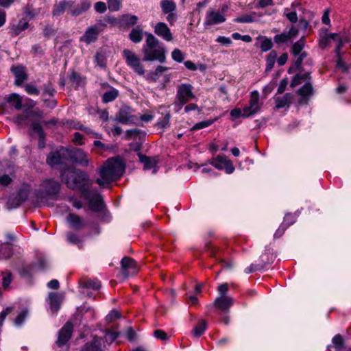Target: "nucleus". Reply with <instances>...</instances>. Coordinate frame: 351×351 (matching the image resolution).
Masks as SVG:
<instances>
[{
    "mask_svg": "<svg viewBox=\"0 0 351 351\" xmlns=\"http://www.w3.org/2000/svg\"><path fill=\"white\" fill-rule=\"evenodd\" d=\"M62 180L70 189L80 190L86 199L88 198V190L86 186L91 184L88 175L81 169L69 167L61 173Z\"/></svg>",
    "mask_w": 351,
    "mask_h": 351,
    "instance_id": "nucleus-1",
    "label": "nucleus"
},
{
    "mask_svg": "<svg viewBox=\"0 0 351 351\" xmlns=\"http://www.w3.org/2000/svg\"><path fill=\"white\" fill-rule=\"evenodd\" d=\"M125 165L119 158L108 159L99 169L100 178L96 182L101 186H105L120 178L124 171Z\"/></svg>",
    "mask_w": 351,
    "mask_h": 351,
    "instance_id": "nucleus-2",
    "label": "nucleus"
},
{
    "mask_svg": "<svg viewBox=\"0 0 351 351\" xmlns=\"http://www.w3.org/2000/svg\"><path fill=\"white\" fill-rule=\"evenodd\" d=\"M146 40L142 47L144 61L158 60L162 63L166 60V50L162 43L153 34L145 33Z\"/></svg>",
    "mask_w": 351,
    "mask_h": 351,
    "instance_id": "nucleus-3",
    "label": "nucleus"
},
{
    "mask_svg": "<svg viewBox=\"0 0 351 351\" xmlns=\"http://www.w3.org/2000/svg\"><path fill=\"white\" fill-rule=\"evenodd\" d=\"M69 155L70 150L61 147L48 154L46 162L51 167L60 166L62 173L69 167L66 162L69 160Z\"/></svg>",
    "mask_w": 351,
    "mask_h": 351,
    "instance_id": "nucleus-4",
    "label": "nucleus"
},
{
    "mask_svg": "<svg viewBox=\"0 0 351 351\" xmlns=\"http://www.w3.org/2000/svg\"><path fill=\"white\" fill-rule=\"evenodd\" d=\"M193 89V87L190 84H181L178 86L175 101V106L178 107V110L191 100L195 99Z\"/></svg>",
    "mask_w": 351,
    "mask_h": 351,
    "instance_id": "nucleus-5",
    "label": "nucleus"
},
{
    "mask_svg": "<svg viewBox=\"0 0 351 351\" xmlns=\"http://www.w3.org/2000/svg\"><path fill=\"white\" fill-rule=\"evenodd\" d=\"M123 56L125 59L126 64L129 66L136 73L139 75L145 74V69L141 59L136 54L129 49H124L123 51Z\"/></svg>",
    "mask_w": 351,
    "mask_h": 351,
    "instance_id": "nucleus-6",
    "label": "nucleus"
},
{
    "mask_svg": "<svg viewBox=\"0 0 351 351\" xmlns=\"http://www.w3.org/2000/svg\"><path fill=\"white\" fill-rule=\"evenodd\" d=\"M261 108V104L259 101V93L257 90H254L250 93V98L248 105L244 108L243 117H248L257 113Z\"/></svg>",
    "mask_w": 351,
    "mask_h": 351,
    "instance_id": "nucleus-7",
    "label": "nucleus"
},
{
    "mask_svg": "<svg viewBox=\"0 0 351 351\" xmlns=\"http://www.w3.org/2000/svg\"><path fill=\"white\" fill-rule=\"evenodd\" d=\"M106 27L104 23H98L87 28L84 35L81 37L80 40L90 44L95 42L98 38V35Z\"/></svg>",
    "mask_w": 351,
    "mask_h": 351,
    "instance_id": "nucleus-8",
    "label": "nucleus"
},
{
    "mask_svg": "<svg viewBox=\"0 0 351 351\" xmlns=\"http://www.w3.org/2000/svg\"><path fill=\"white\" fill-rule=\"evenodd\" d=\"M226 21V16L223 13L217 11L214 9H210L207 11L205 21H204V26L208 27L214 25H217L222 23Z\"/></svg>",
    "mask_w": 351,
    "mask_h": 351,
    "instance_id": "nucleus-9",
    "label": "nucleus"
},
{
    "mask_svg": "<svg viewBox=\"0 0 351 351\" xmlns=\"http://www.w3.org/2000/svg\"><path fill=\"white\" fill-rule=\"evenodd\" d=\"M69 159L84 167H88L90 164L87 153L81 149L70 151Z\"/></svg>",
    "mask_w": 351,
    "mask_h": 351,
    "instance_id": "nucleus-10",
    "label": "nucleus"
},
{
    "mask_svg": "<svg viewBox=\"0 0 351 351\" xmlns=\"http://www.w3.org/2000/svg\"><path fill=\"white\" fill-rule=\"evenodd\" d=\"M75 2L69 0H63L58 3H56L53 5L52 10V14L54 16H60L66 10L72 15V12L74 10Z\"/></svg>",
    "mask_w": 351,
    "mask_h": 351,
    "instance_id": "nucleus-11",
    "label": "nucleus"
},
{
    "mask_svg": "<svg viewBox=\"0 0 351 351\" xmlns=\"http://www.w3.org/2000/svg\"><path fill=\"white\" fill-rule=\"evenodd\" d=\"M210 164L217 169L225 170L229 174L234 171L232 163L226 156H218L211 161Z\"/></svg>",
    "mask_w": 351,
    "mask_h": 351,
    "instance_id": "nucleus-12",
    "label": "nucleus"
},
{
    "mask_svg": "<svg viewBox=\"0 0 351 351\" xmlns=\"http://www.w3.org/2000/svg\"><path fill=\"white\" fill-rule=\"evenodd\" d=\"M121 267L122 273L125 278L135 274L138 270L136 261L127 256L123 258L121 261Z\"/></svg>",
    "mask_w": 351,
    "mask_h": 351,
    "instance_id": "nucleus-13",
    "label": "nucleus"
},
{
    "mask_svg": "<svg viewBox=\"0 0 351 351\" xmlns=\"http://www.w3.org/2000/svg\"><path fill=\"white\" fill-rule=\"evenodd\" d=\"M234 304V300L230 296H219L213 303V306L224 313L229 312L230 308Z\"/></svg>",
    "mask_w": 351,
    "mask_h": 351,
    "instance_id": "nucleus-14",
    "label": "nucleus"
},
{
    "mask_svg": "<svg viewBox=\"0 0 351 351\" xmlns=\"http://www.w3.org/2000/svg\"><path fill=\"white\" fill-rule=\"evenodd\" d=\"M73 331V325L71 322H67L59 331L56 344L61 347L66 343L70 339Z\"/></svg>",
    "mask_w": 351,
    "mask_h": 351,
    "instance_id": "nucleus-15",
    "label": "nucleus"
},
{
    "mask_svg": "<svg viewBox=\"0 0 351 351\" xmlns=\"http://www.w3.org/2000/svg\"><path fill=\"white\" fill-rule=\"evenodd\" d=\"M298 34V29L295 27H291L288 32H283L280 34H277L274 37V42L278 44L286 43L291 41Z\"/></svg>",
    "mask_w": 351,
    "mask_h": 351,
    "instance_id": "nucleus-16",
    "label": "nucleus"
},
{
    "mask_svg": "<svg viewBox=\"0 0 351 351\" xmlns=\"http://www.w3.org/2000/svg\"><path fill=\"white\" fill-rule=\"evenodd\" d=\"M27 197L26 191L20 190L16 195H10L8 199L6 206L8 209L17 208Z\"/></svg>",
    "mask_w": 351,
    "mask_h": 351,
    "instance_id": "nucleus-17",
    "label": "nucleus"
},
{
    "mask_svg": "<svg viewBox=\"0 0 351 351\" xmlns=\"http://www.w3.org/2000/svg\"><path fill=\"white\" fill-rule=\"evenodd\" d=\"M154 33L166 41H171L173 35L167 25L163 22L157 23L154 27Z\"/></svg>",
    "mask_w": 351,
    "mask_h": 351,
    "instance_id": "nucleus-18",
    "label": "nucleus"
},
{
    "mask_svg": "<svg viewBox=\"0 0 351 351\" xmlns=\"http://www.w3.org/2000/svg\"><path fill=\"white\" fill-rule=\"evenodd\" d=\"M130 109L125 107L121 108L116 115V120L123 124L134 123L136 119V117L131 114Z\"/></svg>",
    "mask_w": 351,
    "mask_h": 351,
    "instance_id": "nucleus-19",
    "label": "nucleus"
},
{
    "mask_svg": "<svg viewBox=\"0 0 351 351\" xmlns=\"http://www.w3.org/2000/svg\"><path fill=\"white\" fill-rule=\"evenodd\" d=\"M293 95L291 93H286L282 97H275V104L277 109L282 108H289L293 99Z\"/></svg>",
    "mask_w": 351,
    "mask_h": 351,
    "instance_id": "nucleus-20",
    "label": "nucleus"
},
{
    "mask_svg": "<svg viewBox=\"0 0 351 351\" xmlns=\"http://www.w3.org/2000/svg\"><path fill=\"white\" fill-rule=\"evenodd\" d=\"M11 71L13 72L16 77L15 84L16 86H21L25 80H27V75L23 66H13L11 68Z\"/></svg>",
    "mask_w": 351,
    "mask_h": 351,
    "instance_id": "nucleus-21",
    "label": "nucleus"
},
{
    "mask_svg": "<svg viewBox=\"0 0 351 351\" xmlns=\"http://www.w3.org/2000/svg\"><path fill=\"white\" fill-rule=\"evenodd\" d=\"M67 221L75 230H82L86 226V222L81 217L73 213L69 215Z\"/></svg>",
    "mask_w": 351,
    "mask_h": 351,
    "instance_id": "nucleus-22",
    "label": "nucleus"
},
{
    "mask_svg": "<svg viewBox=\"0 0 351 351\" xmlns=\"http://www.w3.org/2000/svg\"><path fill=\"white\" fill-rule=\"evenodd\" d=\"M138 156L141 162L144 165L145 169H151L155 168L158 160L156 158H149L141 153L138 154Z\"/></svg>",
    "mask_w": 351,
    "mask_h": 351,
    "instance_id": "nucleus-23",
    "label": "nucleus"
},
{
    "mask_svg": "<svg viewBox=\"0 0 351 351\" xmlns=\"http://www.w3.org/2000/svg\"><path fill=\"white\" fill-rule=\"evenodd\" d=\"M29 27V23L25 19H21L17 25L10 26V33L12 36H18L21 32L25 30Z\"/></svg>",
    "mask_w": 351,
    "mask_h": 351,
    "instance_id": "nucleus-24",
    "label": "nucleus"
},
{
    "mask_svg": "<svg viewBox=\"0 0 351 351\" xmlns=\"http://www.w3.org/2000/svg\"><path fill=\"white\" fill-rule=\"evenodd\" d=\"M89 206L92 210L98 212L104 206L103 198L100 195H95L89 199Z\"/></svg>",
    "mask_w": 351,
    "mask_h": 351,
    "instance_id": "nucleus-25",
    "label": "nucleus"
},
{
    "mask_svg": "<svg viewBox=\"0 0 351 351\" xmlns=\"http://www.w3.org/2000/svg\"><path fill=\"white\" fill-rule=\"evenodd\" d=\"M82 351H103L101 348V339L95 337L91 342H88L84 346Z\"/></svg>",
    "mask_w": 351,
    "mask_h": 351,
    "instance_id": "nucleus-26",
    "label": "nucleus"
},
{
    "mask_svg": "<svg viewBox=\"0 0 351 351\" xmlns=\"http://www.w3.org/2000/svg\"><path fill=\"white\" fill-rule=\"evenodd\" d=\"M129 38L134 43L141 42L143 38V29L139 26L133 28L129 34Z\"/></svg>",
    "mask_w": 351,
    "mask_h": 351,
    "instance_id": "nucleus-27",
    "label": "nucleus"
},
{
    "mask_svg": "<svg viewBox=\"0 0 351 351\" xmlns=\"http://www.w3.org/2000/svg\"><path fill=\"white\" fill-rule=\"evenodd\" d=\"M6 100L18 110L22 108V99L20 95L16 93L10 95Z\"/></svg>",
    "mask_w": 351,
    "mask_h": 351,
    "instance_id": "nucleus-28",
    "label": "nucleus"
},
{
    "mask_svg": "<svg viewBox=\"0 0 351 351\" xmlns=\"http://www.w3.org/2000/svg\"><path fill=\"white\" fill-rule=\"evenodd\" d=\"M45 189L47 193L55 195L58 193L60 190V184L56 181L48 180L45 182Z\"/></svg>",
    "mask_w": 351,
    "mask_h": 351,
    "instance_id": "nucleus-29",
    "label": "nucleus"
},
{
    "mask_svg": "<svg viewBox=\"0 0 351 351\" xmlns=\"http://www.w3.org/2000/svg\"><path fill=\"white\" fill-rule=\"evenodd\" d=\"M160 5L163 13L167 14L169 12H174L176 9V3L170 0H162L160 2Z\"/></svg>",
    "mask_w": 351,
    "mask_h": 351,
    "instance_id": "nucleus-30",
    "label": "nucleus"
},
{
    "mask_svg": "<svg viewBox=\"0 0 351 351\" xmlns=\"http://www.w3.org/2000/svg\"><path fill=\"white\" fill-rule=\"evenodd\" d=\"M82 287L86 289L97 290L101 288V282L97 279H87L82 282Z\"/></svg>",
    "mask_w": 351,
    "mask_h": 351,
    "instance_id": "nucleus-31",
    "label": "nucleus"
},
{
    "mask_svg": "<svg viewBox=\"0 0 351 351\" xmlns=\"http://www.w3.org/2000/svg\"><path fill=\"white\" fill-rule=\"evenodd\" d=\"M138 21V17L135 15L125 14L122 16L121 23L122 25L127 27L134 26Z\"/></svg>",
    "mask_w": 351,
    "mask_h": 351,
    "instance_id": "nucleus-32",
    "label": "nucleus"
},
{
    "mask_svg": "<svg viewBox=\"0 0 351 351\" xmlns=\"http://www.w3.org/2000/svg\"><path fill=\"white\" fill-rule=\"evenodd\" d=\"M207 327V323L205 320H201L193 330V335L196 337H200L204 334Z\"/></svg>",
    "mask_w": 351,
    "mask_h": 351,
    "instance_id": "nucleus-33",
    "label": "nucleus"
},
{
    "mask_svg": "<svg viewBox=\"0 0 351 351\" xmlns=\"http://www.w3.org/2000/svg\"><path fill=\"white\" fill-rule=\"evenodd\" d=\"M12 255V249L10 244L5 243L0 248V259L9 258Z\"/></svg>",
    "mask_w": 351,
    "mask_h": 351,
    "instance_id": "nucleus-34",
    "label": "nucleus"
},
{
    "mask_svg": "<svg viewBox=\"0 0 351 351\" xmlns=\"http://www.w3.org/2000/svg\"><path fill=\"white\" fill-rule=\"evenodd\" d=\"M90 7V3L88 1H83L80 7L75 4L74 10L72 12V15L78 16L82 13L87 11Z\"/></svg>",
    "mask_w": 351,
    "mask_h": 351,
    "instance_id": "nucleus-35",
    "label": "nucleus"
},
{
    "mask_svg": "<svg viewBox=\"0 0 351 351\" xmlns=\"http://www.w3.org/2000/svg\"><path fill=\"white\" fill-rule=\"evenodd\" d=\"M305 42L304 37L301 38L299 40L295 42L293 46L291 52L294 56L299 55L304 47Z\"/></svg>",
    "mask_w": 351,
    "mask_h": 351,
    "instance_id": "nucleus-36",
    "label": "nucleus"
},
{
    "mask_svg": "<svg viewBox=\"0 0 351 351\" xmlns=\"http://www.w3.org/2000/svg\"><path fill=\"white\" fill-rule=\"evenodd\" d=\"M313 86L310 82L306 83L298 89V93L302 97L308 96L313 94Z\"/></svg>",
    "mask_w": 351,
    "mask_h": 351,
    "instance_id": "nucleus-37",
    "label": "nucleus"
},
{
    "mask_svg": "<svg viewBox=\"0 0 351 351\" xmlns=\"http://www.w3.org/2000/svg\"><path fill=\"white\" fill-rule=\"evenodd\" d=\"M118 90L116 89H111L110 90L105 93L103 95V101L108 103L114 100L118 96Z\"/></svg>",
    "mask_w": 351,
    "mask_h": 351,
    "instance_id": "nucleus-38",
    "label": "nucleus"
},
{
    "mask_svg": "<svg viewBox=\"0 0 351 351\" xmlns=\"http://www.w3.org/2000/svg\"><path fill=\"white\" fill-rule=\"evenodd\" d=\"M342 46V43L339 41L337 48L336 51L337 53V66L339 69H341L343 71H347V66L343 62L341 57L339 55V51L341 49V47Z\"/></svg>",
    "mask_w": 351,
    "mask_h": 351,
    "instance_id": "nucleus-39",
    "label": "nucleus"
},
{
    "mask_svg": "<svg viewBox=\"0 0 351 351\" xmlns=\"http://www.w3.org/2000/svg\"><path fill=\"white\" fill-rule=\"evenodd\" d=\"M255 13H252V14H245L238 16L234 19V21L240 23H250L254 21V18L253 15Z\"/></svg>",
    "mask_w": 351,
    "mask_h": 351,
    "instance_id": "nucleus-40",
    "label": "nucleus"
},
{
    "mask_svg": "<svg viewBox=\"0 0 351 351\" xmlns=\"http://www.w3.org/2000/svg\"><path fill=\"white\" fill-rule=\"evenodd\" d=\"M332 343L334 344L335 349L338 351H340L343 348L344 341L341 335H336L332 338Z\"/></svg>",
    "mask_w": 351,
    "mask_h": 351,
    "instance_id": "nucleus-41",
    "label": "nucleus"
},
{
    "mask_svg": "<svg viewBox=\"0 0 351 351\" xmlns=\"http://www.w3.org/2000/svg\"><path fill=\"white\" fill-rule=\"evenodd\" d=\"M263 38V42L261 45V49L263 51H267L273 47V43L271 38L259 36L258 39Z\"/></svg>",
    "mask_w": 351,
    "mask_h": 351,
    "instance_id": "nucleus-42",
    "label": "nucleus"
},
{
    "mask_svg": "<svg viewBox=\"0 0 351 351\" xmlns=\"http://www.w3.org/2000/svg\"><path fill=\"white\" fill-rule=\"evenodd\" d=\"M277 57V53L275 51H271L267 58V71L271 70L275 63L276 58Z\"/></svg>",
    "mask_w": 351,
    "mask_h": 351,
    "instance_id": "nucleus-43",
    "label": "nucleus"
},
{
    "mask_svg": "<svg viewBox=\"0 0 351 351\" xmlns=\"http://www.w3.org/2000/svg\"><path fill=\"white\" fill-rule=\"evenodd\" d=\"M119 335V333L115 331L106 330L105 334V340L108 343H112Z\"/></svg>",
    "mask_w": 351,
    "mask_h": 351,
    "instance_id": "nucleus-44",
    "label": "nucleus"
},
{
    "mask_svg": "<svg viewBox=\"0 0 351 351\" xmlns=\"http://www.w3.org/2000/svg\"><path fill=\"white\" fill-rule=\"evenodd\" d=\"M95 62H97V64L99 66H100L101 68L106 67V56L102 52L97 51L95 55Z\"/></svg>",
    "mask_w": 351,
    "mask_h": 351,
    "instance_id": "nucleus-45",
    "label": "nucleus"
},
{
    "mask_svg": "<svg viewBox=\"0 0 351 351\" xmlns=\"http://www.w3.org/2000/svg\"><path fill=\"white\" fill-rule=\"evenodd\" d=\"M171 58L176 62H182L184 59V55L181 50L175 49L171 52Z\"/></svg>",
    "mask_w": 351,
    "mask_h": 351,
    "instance_id": "nucleus-46",
    "label": "nucleus"
},
{
    "mask_svg": "<svg viewBox=\"0 0 351 351\" xmlns=\"http://www.w3.org/2000/svg\"><path fill=\"white\" fill-rule=\"evenodd\" d=\"M121 5L119 0H108V7L110 11H118Z\"/></svg>",
    "mask_w": 351,
    "mask_h": 351,
    "instance_id": "nucleus-47",
    "label": "nucleus"
},
{
    "mask_svg": "<svg viewBox=\"0 0 351 351\" xmlns=\"http://www.w3.org/2000/svg\"><path fill=\"white\" fill-rule=\"evenodd\" d=\"M50 306L52 311L56 312L59 308V304L58 302V297L56 294L52 293L49 295Z\"/></svg>",
    "mask_w": 351,
    "mask_h": 351,
    "instance_id": "nucleus-48",
    "label": "nucleus"
},
{
    "mask_svg": "<svg viewBox=\"0 0 351 351\" xmlns=\"http://www.w3.org/2000/svg\"><path fill=\"white\" fill-rule=\"evenodd\" d=\"M27 314H28L27 310H23L18 315L16 318L15 319V321H14L15 324L17 326L21 325L24 322L25 318L27 317Z\"/></svg>",
    "mask_w": 351,
    "mask_h": 351,
    "instance_id": "nucleus-49",
    "label": "nucleus"
},
{
    "mask_svg": "<svg viewBox=\"0 0 351 351\" xmlns=\"http://www.w3.org/2000/svg\"><path fill=\"white\" fill-rule=\"evenodd\" d=\"M11 273L10 272H3V278H2V285L3 288L6 289L9 287L11 283Z\"/></svg>",
    "mask_w": 351,
    "mask_h": 351,
    "instance_id": "nucleus-50",
    "label": "nucleus"
},
{
    "mask_svg": "<svg viewBox=\"0 0 351 351\" xmlns=\"http://www.w3.org/2000/svg\"><path fill=\"white\" fill-rule=\"evenodd\" d=\"M32 130L34 132L37 133L40 138H45V134L43 130V128L39 123H33L32 125Z\"/></svg>",
    "mask_w": 351,
    "mask_h": 351,
    "instance_id": "nucleus-51",
    "label": "nucleus"
},
{
    "mask_svg": "<svg viewBox=\"0 0 351 351\" xmlns=\"http://www.w3.org/2000/svg\"><path fill=\"white\" fill-rule=\"evenodd\" d=\"M25 90L29 95H38L39 94L38 89L31 84H27L25 86Z\"/></svg>",
    "mask_w": 351,
    "mask_h": 351,
    "instance_id": "nucleus-52",
    "label": "nucleus"
},
{
    "mask_svg": "<svg viewBox=\"0 0 351 351\" xmlns=\"http://www.w3.org/2000/svg\"><path fill=\"white\" fill-rule=\"evenodd\" d=\"M170 118H171L170 114L169 113L166 114L165 116L163 117L162 120H161L157 123V125L161 128H165L169 126V122H170Z\"/></svg>",
    "mask_w": 351,
    "mask_h": 351,
    "instance_id": "nucleus-53",
    "label": "nucleus"
},
{
    "mask_svg": "<svg viewBox=\"0 0 351 351\" xmlns=\"http://www.w3.org/2000/svg\"><path fill=\"white\" fill-rule=\"evenodd\" d=\"M274 5L273 0H259L256 4V8H265L267 6H271Z\"/></svg>",
    "mask_w": 351,
    "mask_h": 351,
    "instance_id": "nucleus-54",
    "label": "nucleus"
},
{
    "mask_svg": "<svg viewBox=\"0 0 351 351\" xmlns=\"http://www.w3.org/2000/svg\"><path fill=\"white\" fill-rule=\"evenodd\" d=\"M154 335L156 338L162 341H166L168 339L167 334L162 330H156L154 332Z\"/></svg>",
    "mask_w": 351,
    "mask_h": 351,
    "instance_id": "nucleus-55",
    "label": "nucleus"
},
{
    "mask_svg": "<svg viewBox=\"0 0 351 351\" xmlns=\"http://www.w3.org/2000/svg\"><path fill=\"white\" fill-rule=\"evenodd\" d=\"M12 308L8 307L2 311L0 313V327L3 325L6 317L12 312Z\"/></svg>",
    "mask_w": 351,
    "mask_h": 351,
    "instance_id": "nucleus-56",
    "label": "nucleus"
},
{
    "mask_svg": "<svg viewBox=\"0 0 351 351\" xmlns=\"http://www.w3.org/2000/svg\"><path fill=\"white\" fill-rule=\"evenodd\" d=\"M287 84H288V79L287 78L282 79L280 81V84L278 86V90H277V94L283 93L285 92V90H286Z\"/></svg>",
    "mask_w": 351,
    "mask_h": 351,
    "instance_id": "nucleus-57",
    "label": "nucleus"
},
{
    "mask_svg": "<svg viewBox=\"0 0 351 351\" xmlns=\"http://www.w3.org/2000/svg\"><path fill=\"white\" fill-rule=\"evenodd\" d=\"M12 181V179L7 174H3L0 176V185L1 186H8Z\"/></svg>",
    "mask_w": 351,
    "mask_h": 351,
    "instance_id": "nucleus-58",
    "label": "nucleus"
},
{
    "mask_svg": "<svg viewBox=\"0 0 351 351\" xmlns=\"http://www.w3.org/2000/svg\"><path fill=\"white\" fill-rule=\"evenodd\" d=\"M212 123H213L212 121H201V122H199V123H196L193 126V130L202 129V128H206V127L210 125Z\"/></svg>",
    "mask_w": 351,
    "mask_h": 351,
    "instance_id": "nucleus-59",
    "label": "nucleus"
},
{
    "mask_svg": "<svg viewBox=\"0 0 351 351\" xmlns=\"http://www.w3.org/2000/svg\"><path fill=\"white\" fill-rule=\"evenodd\" d=\"M106 8V4L104 2L98 1L95 5V9L99 13L105 12Z\"/></svg>",
    "mask_w": 351,
    "mask_h": 351,
    "instance_id": "nucleus-60",
    "label": "nucleus"
},
{
    "mask_svg": "<svg viewBox=\"0 0 351 351\" xmlns=\"http://www.w3.org/2000/svg\"><path fill=\"white\" fill-rule=\"evenodd\" d=\"M244 114V108L241 110V108H234L230 111V115L234 118H239L240 117H243Z\"/></svg>",
    "mask_w": 351,
    "mask_h": 351,
    "instance_id": "nucleus-61",
    "label": "nucleus"
},
{
    "mask_svg": "<svg viewBox=\"0 0 351 351\" xmlns=\"http://www.w3.org/2000/svg\"><path fill=\"white\" fill-rule=\"evenodd\" d=\"M120 317V314L117 311L112 310L107 316L106 320L108 322H112Z\"/></svg>",
    "mask_w": 351,
    "mask_h": 351,
    "instance_id": "nucleus-62",
    "label": "nucleus"
},
{
    "mask_svg": "<svg viewBox=\"0 0 351 351\" xmlns=\"http://www.w3.org/2000/svg\"><path fill=\"white\" fill-rule=\"evenodd\" d=\"M294 222V217L291 214H287L285 215L284 218V221L282 225H285V227H288L289 226L293 224Z\"/></svg>",
    "mask_w": 351,
    "mask_h": 351,
    "instance_id": "nucleus-63",
    "label": "nucleus"
},
{
    "mask_svg": "<svg viewBox=\"0 0 351 351\" xmlns=\"http://www.w3.org/2000/svg\"><path fill=\"white\" fill-rule=\"evenodd\" d=\"M67 239L70 243H74V244H77L80 242V239L78 235L73 234V233L68 234Z\"/></svg>",
    "mask_w": 351,
    "mask_h": 351,
    "instance_id": "nucleus-64",
    "label": "nucleus"
}]
</instances>
